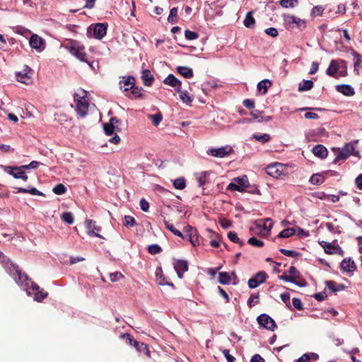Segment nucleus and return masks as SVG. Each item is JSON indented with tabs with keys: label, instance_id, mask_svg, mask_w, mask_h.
<instances>
[{
	"label": "nucleus",
	"instance_id": "1",
	"mask_svg": "<svg viewBox=\"0 0 362 362\" xmlns=\"http://www.w3.org/2000/svg\"><path fill=\"white\" fill-rule=\"evenodd\" d=\"M4 267L15 282L26 291L28 296H32L34 300L41 302L47 296V293L41 289L37 284L33 282L25 273L20 270L18 266L8 261L5 263Z\"/></svg>",
	"mask_w": 362,
	"mask_h": 362
},
{
	"label": "nucleus",
	"instance_id": "2",
	"mask_svg": "<svg viewBox=\"0 0 362 362\" xmlns=\"http://www.w3.org/2000/svg\"><path fill=\"white\" fill-rule=\"evenodd\" d=\"M74 100L75 103V110L78 116L84 117L86 116L89 107L88 93L83 89H78L74 93Z\"/></svg>",
	"mask_w": 362,
	"mask_h": 362
},
{
	"label": "nucleus",
	"instance_id": "3",
	"mask_svg": "<svg viewBox=\"0 0 362 362\" xmlns=\"http://www.w3.org/2000/svg\"><path fill=\"white\" fill-rule=\"evenodd\" d=\"M326 74L336 78L346 76L347 75L346 62L341 59L332 60L326 70Z\"/></svg>",
	"mask_w": 362,
	"mask_h": 362
},
{
	"label": "nucleus",
	"instance_id": "4",
	"mask_svg": "<svg viewBox=\"0 0 362 362\" xmlns=\"http://www.w3.org/2000/svg\"><path fill=\"white\" fill-rule=\"evenodd\" d=\"M66 49L79 61L88 64L90 67L93 68L92 62L88 59V55L85 52V47L80 42L74 40H70Z\"/></svg>",
	"mask_w": 362,
	"mask_h": 362
},
{
	"label": "nucleus",
	"instance_id": "5",
	"mask_svg": "<svg viewBox=\"0 0 362 362\" xmlns=\"http://www.w3.org/2000/svg\"><path fill=\"white\" fill-rule=\"evenodd\" d=\"M282 17L287 29L296 28L299 30H303L306 27V21L303 19L289 14H284Z\"/></svg>",
	"mask_w": 362,
	"mask_h": 362
},
{
	"label": "nucleus",
	"instance_id": "6",
	"mask_svg": "<svg viewBox=\"0 0 362 362\" xmlns=\"http://www.w3.org/2000/svg\"><path fill=\"white\" fill-rule=\"evenodd\" d=\"M267 173L274 178H281L288 174L287 166L280 163L269 165L266 168Z\"/></svg>",
	"mask_w": 362,
	"mask_h": 362
},
{
	"label": "nucleus",
	"instance_id": "7",
	"mask_svg": "<svg viewBox=\"0 0 362 362\" xmlns=\"http://www.w3.org/2000/svg\"><path fill=\"white\" fill-rule=\"evenodd\" d=\"M107 33V25L103 23H97L94 25H90L87 30L88 37L93 36V37L101 40Z\"/></svg>",
	"mask_w": 362,
	"mask_h": 362
},
{
	"label": "nucleus",
	"instance_id": "8",
	"mask_svg": "<svg viewBox=\"0 0 362 362\" xmlns=\"http://www.w3.org/2000/svg\"><path fill=\"white\" fill-rule=\"evenodd\" d=\"M185 233L184 238L189 240L193 246H197L199 244V236L197 230L189 225H187L183 228Z\"/></svg>",
	"mask_w": 362,
	"mask_h": 362
},
{
	"label": "nucleus",
	"instance_id": "9",
	"mask_svg": "<svg viewBox=\"0 0 362 362\" xmlns=\"http://www.w3.org/2000/svg\"><path fill=\"white\" fill-rule=\"evenodd\" d=\"M319 243L321 245V247L324 249L325 252L327 254H337L341 256L344 255L343 250L337 244L328 243L324 240L320 241Z\"/></svg>",
	"mask_w": 362,
	"mask_h": 362
},
{
	"label": "nucleus",
	"instance_id": "10",
	"mask_svg": "<svg viewBox=\"0 0 362 362\" xmlns=\"http://www.w3.org/2000/svg\"><path fill=\"white\" fill-rule=\"evenodd\" d=\"M31 71V69L28 66L25 65L22 71L16 72V77L17 81L24 84H30L32 83Z\"/></svg>",
	"mask_w": 362,
	"mask_h": 362
},
{
	"label": "nucleus",
	"instance_id": "11",
	"mask_svg": "<svg viewBox=\"0 0 362 362\" xmlns=\"http://www.w3.org/2000/svg\"><path fill=\"white\" fill-rule=\"evenodd\" d=\"M355 152V146L354 144H348L344 146L337 154V156L334 160V163H337L341 160H345L349 158L351 155H354Z\"/></svg>",
	"mask_w": 362,
	"mask_h": 362
},
{
	"label": "nucleus",
	"instance_id": "12",
	"mask_svg": "<svg viewBox=\"0 0 362 362\" xmlns=\"http://www.w3.org/2000/svg\"><path fill=\"white\" fill-rule=\"evenodd\" d=\"M30 46L32 49H35L40 53L45 49V41L37 34H33L29 40Z\"/></svg>",
	"mask_w": 362,
	"mask_h": 362
},
{
	"label": "nucleus",
	"instance_id": "13",
	"mask_svg": "<svg viewBox=\"0 0 362 362\" xmlns=\"http://www.w3.org/2000/svg\"><path fill=\"white\" fill-rule=\"evenodd\" d=\"M248 186V180L246 176L237 177L233 182H230L228 189L233 191L243 192Z\"/></svg>",
	"mask_w": 362,
	"mask_h": 362
},
{
	"label": "nucleus",
	"instance_id": "14",
	"mask_svg": "<svg viewBox=\"0 0 362 362\" xmlns=\"http://www.w3.org/2000/svg\"><path fill=\"white\" fill-rule=\"evenodd\" d=\"M4 170L16 179H21L24 181L28 180V176L25 173L22 165L20 167L5 166Z\"/></svg>",
	"mask_w": 362,
	"mask_h": 362
},
{
	"label": "nucleus",
	"instance_id": "15",
	"mask_svg": "<svg viewBox=\"0 0 362 362\" xmlns=\"http://www.w3.org/2000/svg\"><path fill=\"white\" fill-rule=\"evenodd\" d=\"M259 325L267 329L274 331L276 327L274 320L267 314H262L257 319Z\"/></svg>",
	"mask_w": 362,
	"mask_h": 362
},
{
	"label": "nucleus",
	"instance_id": "16",
	"mask_svg": "<svg viewBox=\"0 0 362 362\" xmlns=\"http://www.w3.org/2000/svg\"><path fill=\"white\" fill-rule=\"evenodd\" d=\"M267 275L264 272H259L255 276L248 281V286L250 288H255L263 284L267 279Z\"/></svg>",
	"mask_w": 362,
	"mask_h": 362
},
{
	"label": "nucleus",
	"instance_id": "17",
	"mask_svg": "<svg viewBox=\"0 0 362 362\" xmlns=\"http://www.w3.org/2000/svg\"><path fill=\"white\" fill-rule=\"evenodd\" d=\"M232 149L229 146H223L217 148H210L207 151V153L214 157L223 158L231 152Z\"/></svg>",
	"mask_w": 362,
	"mask_h": 362
},
{
	"label": "nucleus",
	"instance_id": "18",
	"mask_svg": "<svg viewBox=\"0 0 362 362\" xmlns=\"http://www.w3.org/2000/svg\"><path fill=\"white\" fill-rule=\"evenodd\" d=\"M85 224L87 233L89 235L102 238V236L98 233V232L100 231V228L96 226L95 222L94 221L87 219L85 221Z\"/></svg>",
	"mask_w": 362,
	"mask_h": 362
},
{
	"label": "nucleus",
	"instance_id": "19",
	"mask_svg": "<svg viewBox=\"0 0 362 362\" xmlns=\"http://www.w3.org/2000/svg\"><path fill=\"white\" fill-rule=\"evenodd\" d=\"M135 79L132 76L122 77L119 83V86L121 90L123 91H129L134 86Z\"/></svg>",
	"mask_w": 362,
	"mask_h": 362
},
{
	"label": "nucleus",
	"instance_id": "20",
	"mask_svg": "<svg viewBox=\"0 0 362 362\" xmlns=\"http://www.w3.org/2000/svg\"><path fill=\"white\" fill-rule=\"evenodd\" d=\"M340 267L346 273H353L356 269V266L351 257L344 258L341 261Z\"/></svg>",
	"mask_w": 362,
	"mask_h": 362
},
{
	"label": "nucleus",
	"instance_id": "21",
	"mask_svg": "<svg viewBox=\"0 0 362 362\" xmlns=\"http://www.w3.org/2000/svg\"><path fill=\"white\" fill-rule=\"evenodd\" d=\"M174 269L178 277L182 279L183 274L188 270V262L185 260H177L174 263Z\"/></svg>",
	"mask_w": 362,
	"mask_h": 362
},
{
	"label": "nucleus",
	"instance_id": "22",
	"mask_svg": "<svg viewBox=\"0 0 362 362\" xmlns=\"http://www.w3.org/2000/svg\"><path fill=\"white\" fill-rule=\"evenodd\" d=\"M163 83L168 85L175 89V90L180 91L181 88L182 82L177 79L173 74H169L163 81Z\"/></svg>",
	"mask_w": 362,
	"mask_h": 362
},
{
	"label": "nucleus",
	"instance_id": "23",
	"mask_svg": "<svg viewBox=\"0 0 362 362\" xmlns=\"http://www.w3.org/2000/svg\"><path fill=\"white\" fill-rule=\"evenodd\" d=\"M232 279L236 280L237 276L235 272L229 274L226 272H220L218 274V282L223 285H228Z\"/></svg>",
	"mask_w": 362,
	"mask_h": 362
},
{
	"label": "nucleus",
	"instance_id": "24",
	"mask_svg": "<svg viewBox=\"0 0 362 362\" xmlns=\"http://www.w3.org/2000/svg\"><path fill=\"white\" fill-rule=\"evenodd\" d=\"M336 90L346 96H352L355 94L354 88L348 84L337 85Z\"/></svg>",
	"mask_w": 362,
	"mask_h": 362
},
{
	"label": "nucleus",
	"instance_id": "25",
	"mask_svg": "<svg viewBox=\"0 0 362 362\" xmlns=\"http://www.w3.org/2000/svg\"><path fill=\"white\" fill-rule=\"evenodd\" d=\"M272 86V82L269 79H264L257 83V90L262 94L265 95L267 90Z\"/></svg>",
	"mask_w": 362,
	"mask_h": 362
},
{
	"label": "nucleus",
	"instance_id": "26",
	"mask_svg": "<svg viewBox=\"0 0 362 362\" xmlns=\"http://www.w3.org/2000/svg\"><path fill=\"white\" fill-rule=\"evenodd\" d=\"M312 152L313 154L320 158H325L327 156V149L322 145H317L313 147Z\"/></svg>",
	"mask_w": 362,
	"mask_h": 362
},
{
	"label": "nucleus",
	"instance_id": "27",
	"mask_svg": "<svg viewBox=\"0 0 362 362\" xmlns=\"http://www.w3.org/2000/svg\"><path fill=\"white\" fill-rule=\"evenodd\" d=\"M118 122L119 121L116 118L110 119V122L105 124L103 126L105 133L108 136H111L115 132V125L118 124Z\"/></svg>",
	"mask_w": 362,
	"mask_h": 362
},
{
	"label": "nucleus",
	"instance_id": "28",
	"mask_svg": "<svg viewBox=\"0 0 362 362\" xmlns=\"http://www.w3.org/2000/svg\"><path fill=\"white\" fill-rule=\"evenodd\" d=\"M254 12L250 11L246 13L245 19L243 21V25L247 28H253L255 25V19L253 16Z\"/></svg>",
	"mask_w": 362,
	"mask_h": 362
},
{
	"label": "nucleus",
	"instance_id": "29",
	"mask_svg": "<svg viewBox=\"0 0 362 362\" xmlns=\"http://www.w3.org/2000/svg\"><path fill=\"white\" fill-rule=\"evenodd\" d=\"M156 281L159 285L165 286L168 285L170 286L174 287V285L173 283H169L165 280V279L163 276V271L161 268H158L156 270Z\"/></svg>",
	"mask_w": 362,
	"mask_h": 362
},
{
	"label": "nucleus",
	"instance_id": "30",
	"mask_svg": "<svg viewBox=\"0 0 362 362\" xmlns=\"http://www.w3.org/2000/svg\"><path fill=\"white\" fill-rule=\"evenodd\" d=\"M141 78L144 81V84L146 86H150L154 78L149 70L145 69L141 72Z\"/></svg>",
	"mask_w": 362,
	"mask_h": 362
},
{
	"label": "nucleus",
	"instance_id": "31",
	"mask_svg": "<svg viewBox=\"0 0 362 362\" xmlns=\"http://www.w3.org/2000/svg\"><path fill=\"white\" fill-rule=\"evenodd\" d=\"M177 71L186 78H191L193 77V71L188 66H177Z\"/></svg>",
	"mask_w": 362,
	"mask_h": 362
},
{
	"label": "nucleus",
	"instance_id": "32",
	"mask_svg": "<svg viewBox=\"0 0 362 362\" xmlns=\"http://www.w3.org/2000/svg\"><path fill=\"white\" fill-rule=\"evenodd\" d=\"M352 54L354 56V71L358 74L359 69H362V56L355 51H353Z\"/></svg>",
	"mask_w": 362,
	"mask_h": 362
},
{
	"label": "nucleus",
	"instance_id": "33",
	"mask_svg": "<svg viewBox=\"0 0 362 362\" xmlns=\"http://www.w3.org/2000/svg\"><path fill=\"white\" fill-rule=\"evenodd\" d=\"M179 96L182 103L190 105L193 101V97L189 95L187 90H182L181 88L177 91Z\"/></svg>",
	"mask_w": 362,
	"mask_h": 362
},
{
	"label": "nucleus",
	"instance_id": "34",
	"mask_svg": "<svg viewBox=\"0 0 362 362\" xmlns=\"http://www.w3.org/2000/svg\"><path fill=\"white\" fill-rule=\"evenodd\" d=\"M313 87V82L311 80H304L298 85L299 91L309 90Z\"/></svg>",
	"mask_w": 362,
	"mask_h": 362
},
{
	"label": "nucleus",
	"instance_id": "35",
	"mask_svg": "<svg viewBox=\"0 0 362 362\" xmlns=\"http://www.w3.org/2000/svg\"><path fill=\"white\" fill-rule=\"evenodd\" d=\"M173 185L175 189L182 190L185 189L186 187L185 180L182 177H178L173 180Z\"/></svg>",
	"mask_w": 362,
	"mask_h": 362
},
{
	"label": "nucleus",
	"instance_id": "36",
	"mask_svg": "<svg viewBox=\"0 0 362 362\" xmlns=\"http://www.w3.org/2000/svg\"><path fill=\"white\" fill-rule=\"evenodd\" d=\"M324 181H325L324 175L322 174H320V173H316V174L313 175L310 179V182L313 185H320V184L323 183Z\"/></svg>",
	"mask_w": 362,
	"mask_h": 362
},
{
	"label": "nucleus",
	"instance_id": "37",
	"mask_svg": "<svg viewBox=\"0 0 362 362\" xmlns=\"http://www.w3.org/2000/svg\"><path fill=\"white\" fill-rule=\"evenodd\" d=\"M295 234V228H288L281 231L277 235L280 238H287Z\"/></svg>",
	"mask_w": 362,
	"mask_h": 362
},
{
	"label": "nucleus",
	"instance_id": "38",
	"mask_svg": "<svg viewBox=\"0 0 362 362\" xmlns=\"http://www.w3.org/2000/svg\"><path fill=\"white\" fill-rule=\"evenodd\" d=\"M298 4V0H281L279 4L284 8H294Z\"/></svg>",
	"mask_w": 362,
	"mask_h": 362
},
{
	"label": "nucleus",
	"instance_id": "39",
	"mask_svg": "<svg viewBox=\"0 0 362 362\" xmlns=\"http://www.w3.org/2000/svg\"><path fill=\"white\" fill-rule=\"evenodd\" d=\"M134 346L136 348L138 351L144 352L148 356H149L150 351L148 349V346L146 344L134 341Z\"/></svg>",
	"mask_w": 362,
	"mask_h": 362
},
{
	"label": "nucleus",
	"instance_id": "40",
	"mask_svg": "<svg viewBox=\"0 0 362 362\" xmlns=\"http://www.w3.org/2000/svg\"><path fill=\"white\" fill-rule=\"evenodd\" d=\"M228 238L229 240L233 243H238L240 245H243L244 242L243 240H240L235 232L234 231H230L228 233Z\"/></svg>",
	"mask_w": 362,
	"mask_h": 362
},
{
	"label": "nucleus",
	"instance_id": "41",
	"mask_svg": "<svg viewBox=\"0 0 362 362\" xmlns=\"http://www.w3.org/2000/svg\"><path fill=\"white\" fill-rule=\"evenodd\" d=\"M62 220L69 225L74 221V216L71 212H64L61 215Z\"/></svg>",
	"mask_w": 362,
	"mask_h": 362
},
{
	"label": "nucleus",
	"instance_id": "42",
	"mask_svg": "<svg viewBox=\"0 0 362 362\" xmlns=\"http://www.w3.org/2000/svg\"><path fill=\"white\" fill-rule=\"evenodd\" d=\"M252 137L255 140H257V141H259V142H261L262 144L268 142L270 140V138H271L270 135L268 134H263L262 135L254 134L252 135Z\"/></svg>",
	"mask_w": 362,
	"mask_h": 362
},
{
	"label": "nucleus",
	"instance_id": "43",
	"mask_svg": "<svg viewBox=\"0 0 362 362\" xmlns=\"http://www.w3.org/2000/svg\"><path fill=\"white\" fill-rule=\"evenodd\" d=\"M148 117L151 119L153 124L156 127L159 125L163 119V115L160 112H158L155 115H148Z\"/></svg>",
	"mask_w": 362,
	"mask_h": 362
},
{
	"label": "nucleus",
	"instance_id": "44",
	"mask_svg": "<svg viewBox=\"0 0 362 362\" xmlns=\"http://www.w3.org/2000/svg\"><path fill=\"white\" fill-rule=\"evenodd\" d=\"M288 273L289 276L292 277V280L293 282H295V280H297L300 276L299 272L296 269L295 267H291L288 270Z\"/></svg>",
	"mask_w": 362,
	"mask_h": 362
},
{
	"label": "nucleus",
	"instance_id": "45",
	"mask_svg": "<svg viewBox=\"0 0 362 362\" xmlns=\"http://www.w3.org/2000/svg\"><path fill=\"white\" fill-rule=\"evenodd\" d=\"M52 191L54 194L61 195L66 192V187L63 184H58L53 188Z\"/></svg>",
	"mask_w": 362,
	"mask_h": 362
},
{
	"label": "nucleus",
	"instance_id": "46",
	"mask_svg": "<svg viewBox=\"0 0 362 362\" xmlns=\"http://www.w3.org/2000/svg\"><path fill=\"white\" fill-rule=\"evenodd\" d=\"M325 8L322 6H315L312 8L311 16L313 17L321 16L323 13Z\"/></svg>",
	"mask_w": 362,
	"mask_h": 362
},
{
	"label": "nucleus",
	"instance_id": "47",
	"mask_svg": "<svg viewBox=\"0 0 362 362\" xmlns=\"http://www.w3.org/2000/svg\"><path fill=\"white\" fill-rule=\"evenodd\" d=\"M136 224V221L134 218L131 216H124V225L127 228L133 227Z\"/></svg>",
	"mask_w": 362,
	"mask_h": 362
},
{
	"label": "nucleus",
	"instance_id": "48",
	"mask_svg": "<svg viewBox=\"0 0 362 362\" xmlns=\"http://www.w3.org/2000/svg\"><path fill=\"white\" fill-rule=\"evenodd\" d=\"M148 251L151 255H156L161 252V247L157 244H153L148 246Z\"/></svg>",
	"mask_w": 362,
	"mask_h": 362
},
{
	"label": "nucleus",
	"instance_id": "49",
	"mask_svg": "<svg viewBox=\"0 0 362 362\" xmlns=\"http://www.w3.org/2000/svg\"><path fill=\"white\" fill-rule=\"evenodd\" d=\"M259 302V296L258 294L253 293L250 295L248 300H247V305L250 307H252L255 305L257 304Z\"/></svg>",
	"mask_w": 362,
	"mask_h": 362
},
{
	"label": "nucleus",
	"instance_id": "50",
	"mask_svg": "<svg viewBox=\"0 0 362 362\" xmlns=\"http://www.w3.org/2000/svg\"><path fill=\"white\" fill-rule=\"evenodd\" d=\"M247 242L250 245L257 247H261L264 245V243L262 240H258L255 237L249 238Z\"/></svg>",
	"mask_w": 362,
	"mask_h": 362
},
{
	"label": "nucleus",
	"instance_id": "51",
	"mask_svg": "<svg viewBox=\"0 0 362 362\" xmlns=\"http://www.w3.org/2000/svg\"><path fill=\"white\" fill-rule=\"evenodd\" d=\"M185 37L188 40H194L198 38L199 35L197 33L187 30L185 32Z\"/></svg>",
	"mask_w": 362,
	"mask_h": 362
},
{
	"label": "nucleus",
	"instance_id": "52",
	"mask_svg": "<svg viewBox=\"0 0 362 362\" xmlns=\"http://www.w3.org/2000/svg\"><path fill=\"white\" fill-rule=\"evenodd\" d=\"M295 228V234H296L300 238H305L309 235V232L308 230H305L303 228H300L298 226Z\"/></svg>",
	"mask_w": 362,
	"mask_h": 362
},
{
	"label": "nucleus",
	"instance_id": "53",
	"mask_svg": "<svg viewBox=\"0 0 362 362\" xmlns=\"http://www.w3.org/2000/svg\"><path fill=\"white\" fill-rule=\"evenodd\" d=\"M124 278V276L119 272H113L110 274V279L112 282H116Z\"/></svg>",
	"mask_w": 362,
	"mask_h": 362
},
{
	"label": "nucleus",
	"instance_id": "54",
	"mask_svg": "<svg viewBox=\"0 0 362 362\" xmlns=\"http://www.w3.org/2000/svg\"><path fill=\"white\" fill-rule=\"evenodd\" d=\"M131 90V94L133 95L134 98H139L142 96V88L134 86Z\"/></svg>",
	"mask_w": 362,
	"mask_h": 362
},
{
	"label": "nucleus",
	"instance_id": "55",
	"mask_svg": "<svg viewBox=\"0 0 362 362\" xmlns=\"http://www.w3.org/2000/svg\"><path fill=\"white\" fill-rule=\"evenodd\" d=\"M207 172H202L197 177V180L199 186H203L205 184Z\"/></svg>",
	"mask_w": 362,
	"mask_h": 362
},
{
	"label": "nucleus",
	"instance_id": "56",
	"mask_svg": "<svg viewBox=\"0 0 362 362\" xmlns=\"http://www.w3.org/2000/svg\"><path fill=\"white\" fill-rule=\"evenodd\" d=\"M177 15V8H172L170 11V14L168 17V21L172 23L175 22L174 18H175Z\"/></svg>",
	"mask_w": 362,
	"mask_h": 362
},
{
	"label": "nucleus",
	"instance_id": "57",
	"mask_svg": "<svg viewBox=\"0 0 362 362\" xmlns=\"http://www.w3.org/2000/svg\"><path fill=\"white\" fill-rule=\"evenodd\" d=\"M292 303H293V307L296 310H303V304H302L301 300L299 298H293L292 300Z\"/></svg>",
	"mask_w": 362,
	"mask_h": 362
},
{
	"label": "nucleus",
	"instance_id": "58",
	"mask_svg": "<svg viewBox=\"0 0 362 362\" xmlns=\"http://www.w3.org/2000/svg\"><path fill=\"white\" fill-rule=\"evenodd\" d=\"M280 252H281V253H282L283 255H284L285 256H287V257H295L298 256V252H296L294 250H286V249H281Z\"/></svg>",
	"mask_w": 362,
	"mask_h": 362
},
{
	"label": "nucleus",
	"instance_id": "59",
	"mask_svg": "<svg viewBox=\"0 0 362 362\" xmlns=\"http://www.w3.org/2000/svg\"><path fill=\"white\" fill-rule=\"evenodd\" d=\"M265 33L272 37H276L279 33H278V30H276V28H267L265 30H264Z\"/></svg>",
	"mask_w": 362,
	"mask_h": 362
},
{
	"label": "nucleus",
	"instance_id": "60",
	"mask_svg": "<svg viewBox=\"0 0 362 362\" xmlns=\"http://www.w3.org/2000/svg\"><path fill=\"white\" fill-rule=\"evenodd\" d=\"M15 33L23 36H27L28 34L30 33V31L28 29H26L23 27H17L16 28Z\"/></svg>",
	"mask_w": 362,
	"mask_h": 362
},
{
	"label": "nucleus",
	"instance_id": "61",
	"mask_svg": "<svg viewBox=\"0 0 362 362\" xmlns=\"http://www.w3.org/2000/svg\"><path fill=\"white\" fill-rule=\"evenodd\" d=\"M40 165V163L35 160L32 161L28 165H22L24 170L35 169Z\"/></svg>",
	"mask_w": 362,
	"mask_h": 362
},
{
	"label": "nucleus",
	"instance_id": "62",
	"mask_svg": "<svg viewBox=\"0 0 362 362\" xmlns=\"http://www.w3.org/2000/svg\"><path fill=\"white\" fill-rule=\"evenodd\" d=\"M140 207L141 209L145 212L148 211L149 209V204L144 198H142L140 200Z\"/></svg>",
	"mask_w": 362,
	"mask_h": 362
},
{
	"label": "nucleus",
	"instance_id": "63",
	"mask_svg": "<svg viewBox=\"0 0 362 362\" xmlns=\"http://www.w3.org/2000/svg\"><path fill=\"white\" fill-rule=\"evenodd\" d=\"M272 226H273L272 221L270 218H267V219H265L262 228L268 230L269 231H271Z\"/></svg>",
	"mask_w": 362,
	"mask_h": 362
},
{
	"label": "nucleus",
	"instance_id": "64",
	"mask_svg": "<svg viewBox=\"0 0 362 362\" xmlns=\"http://www.w3.org/2000/svg\"><path fill=\"white\" fill-rule=\"evenodd\" d=\"M250 362H265V361L259 354H257L252 356Z\"/></svg>",
	"mask_w": 362,
	"mask_h": 362
}]
</instances>
